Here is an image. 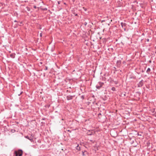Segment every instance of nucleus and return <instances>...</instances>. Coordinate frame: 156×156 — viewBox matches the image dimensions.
Here are the masks:
<instances>
[{
	"mask_svg": "<svg viewBox=\"0 0 156 156\" xmlns=\"http://www.w3.org/2000/svg\"><path fill=\"white\" fill-rule=\"evenodd\" d=\"M23 154V151L22 150H19L18 151H15L14 152V154L16 156H21Z\"/></svg>",
	"mask_w": 156,
	"mask_h": 156,
	"instance_id": "f257e3e1",
	"label": "nucleus"
},
{
	"mask_svg": "<svg viewBox=\"0 0 156 156\" xmlns=\"http://www.w3.org/2000/svg\"><path fill=\"white\" fill-rule=\"evenodd\" d=\"M143 84L144 83L143 82V80H142L139 82L138 84V87H141L143 85Z\"/></svg>",
	"mask_w": 156,
	"mask_h": 156,
	"instance_id": "f03ea898",
	"label": "nucleus"
},
{
	"mask_svg": "<svg viewBox=\"0 0 156 156\" xmlns=\"http://www.w3.org/2000/svg\"><path fill=\"white\" fill-rule=\"evenodd\" d=\"M103 84V83H99V85H97L96 86V87L98 89H100L101 88Z\"/></svg>",
	"mask_w": 156,
	"mask_h": 156,
	"instance_id": "7ed1b4c3",
	"label": "nucleus"
},
{
	"mask_svg": "<svg viewBox=\"0 0 156 156\" xmlns=\"http://www.w3.org/2000/svg\"><path fill=\"white\" fill-rule=\"evenodd\" d=\"M82 154L83 156H87L88 152L86 151H82Z\"/></svg>",
	"mask_w": 156,
	"mask_h": 156,
	"instance_id": "20e7f679",
	"label": "nucleus"
},
{
	"mask_svg": "<svg viewBox=\"0 0 156 156\" xmlns=\"http://www.w3.org/2000/svg\"><path fill=\"white\" fill-rule=\"evenodd\" d=\"M73 96H72L68 95L67 96L66 98L67 100H71L73 98Z\"/></svg>",
	"mask_w": 156,
	"mask_h": 156,
	"instance_id": "39448f33",
	"label": "nucleus"
},
{
	"mask_svg": "<svg viewBox=\"0 0 156 156\" xmlns=\"http://www.w3.org/2000/svg\"><path fill=\"white\" fill-rule=\"evenodd\" d=\"M121 24L122 27L123 28L124 27H125L126 25V23H123V22H121Z\"/></svg>",
	"mask_w": 156,
	"mask_h": 156,
	"instance_id": "423d86ee",
	"label": "nucleus"
},
{
	"mask_svg": "<svg viewBox=\"0 0 156 156\" xmlns=\"http://www.w3.org/2000/svg\"><path fill=\"white\" fill-rule=\"evenodd\" d=\"M25 137H26V138H27V139H28L29 140H30V141H32V140H33V139H32V138H30L29 137V136H25Z\"/></svg>",
	"mask_w": 156,
	"mask_h": 156,
	"instance_id": "0eeeda50",
	"label": "nucleus"
},
{
	"mask_svg": "<svg viewBox=\"0 0 156 156\" xmlns=\"http://www.w3.org/2000/svg\"><path fill=\"white\" fill-rule=\"evenodd\" d=\"M10 56L12 58H14L15 57V55L14 54H11L10 55Z\"/></svg>",
	"mask_w": 156,
	"mask_h": 156,
	"instance_id": "6e6552de",
	"label": "nucleus"
},
{
	"mask_svg": "<svg viewBox=\"0 0 156 156\" xmlns=\"http://www.w3.org/2000/svg\"><path fill=\"white\" fill-rule=\"evenodd\" d=\"M151 71V69L150 68H148L147 70V73L148 74H149Z\"/></svg>",
	"mask_w": 156,
	"mask_h": 156,
	"instance_id": "1a4fd4ad",
	"label": "nucleus"
},
{
	"mask_svg": "<svg viewBox=\"0 0 156 156\" xmlns=\"http://www.w3.org/2000/svg\"><path fill=\"white\" fill-rule=\"evenodd\" d=\"M111 90L113 91H115L116 90H115V88L114 87H112V88H111Z\"/></svg>",
	"mask_w": 156,
	"mask_h": 156,
	"instance_id": "9d476101",
	"label": "nucleus"
},
{
	"mask_svg": "<svg viewBox=\"0 0 156 156\" xmlns=\"http://www.w3.org/2000/svg\"><path fill=\"white\" fill-rule=\"evenodd\" d=\"M76 149L77 150H80V147H79L78 146V145H77V146L76 147Z\"/></svg>",
	"mask_w": 156,
	"mask_h": 156,
	"instance_id": "9b49d317",
	"label": "nucleus"
},
{
	"mask_svg": "<svg viewBox=\"0 0 156 156\" xmlns=\"http://www.w3.org/2000/svg\"><path fill=\"white\" fill-rule=\"evenodd\" d=\"M118 82L117 81H114V83L115 84H117L118 83Z\"/></svg>",
	"mask_w": 156,
	"mask_h": 156,
	"instance_id": "f8f14e48",
	"label": "nucleus"
},
{
	"mask_svg": "<svg viewBox=\"0 0 156 156\" xmlns=\"http://www.w3.org/2000/svg\"><path fill=\"white\" fill-rule=\"evenodd\" d=\"M40 37H42V33H41L40 34Z\"/></svg>",
	"mask_w": 156,
	"mask_h": 156,
	"instance_id": "ddd939ff",
	"label": "nucleus"
},
{
	"mask_svg": "<svg viewBox=\"0 0 156 156\" xmlns=\"http://www.w3.org/2000/svg\"><path fill=\"white\" fill-rule=\"evenodd\" d=\"M149 39H147V42H148L149 41Z\"/></svg>",
	"mask_w": 156,
	"mask_h": 156,
	"instance_id": "4468645a",
	"label": "nucleus"
},
{
	"mask_svg": "<svg viewBox=\"0 0 156 156\" xmlns=\"http://www.w3.org/2000/svg\"><path fill=\"white\" fill-rule=\"evenodd\" d=\"M34 8L36 9V6H34Z\"/></svg>",
	"mask_w": 156,
	"mask_h": 156,
	"instance_id": "2eb2a0df",
	"label": "nucleus"
},
{
	"mask_svg": "<svg viewBox=\"0 0 156 156\" xmlns=\"http://www.w3.org/2000/svg\"><path fill=\"white\" fill-rule=\"evenodd\" d=\"M17 22V21H16V20L14 21V22Z\"/></svg>",
	"mask_w": 156,
	"mask_h": 156,
	"instance_id": "dca6fc26",
	"label": "nucleus"
},
{
	"mask_svg": "<svg viewBox=\"0 0 156 156\" xmlns=\"http://www.w3.org/2000/svg\"><path fill=\"white\" fill-rule=\"evenodd\" d=\"M124 30H126V28H125H125H124Z\"/></svg>",
	"mask_w": 156,
	"mask_h": 156,
	"instance_id": "f3484780",
	"label": "nucleus"
},
{
	"mask_svg": "<svg viewBox=\"0 0 156 156\" xmlns=\"http://www.w3.org/2000/svg\"><path fill=\"white\" fill-rule=\"evenodd\" d=\"M47 67H46V70H47Z\"/></svg>",
	"mask_w": 156,
	"mask_h": 156,
	"instance_id": "a211bd4d",
	"label": "nucleus"
},
{
	"mask_svg": "<svg viewBox=\"0 0 156 156\" xmlns=\"http://www.w3.org/2000/svg\"><path fill=\"white\" fill-rule=\"evenodd\" d=\"M44 10H47V9H44Z\"/></svg>",
	"mask_w": 156,
	"mask_h": 156,
	"instance_id": "6ab92c4d",
	"label": "nucleus"
},
{
	"mask_svg": "<svg viewBox=\"0 0 156 156\" xmlns=\"http://www.w3.org/2000/svg\"><path fill=\"white\" fill-rule=\"evenodd\" d=\"M62 120H63V119H62Z\"/></svg>",
	"mask_w": 156,
	"mask_h": 156,
	"instance_id": "aec40b11",
	"label": "nucleus"
},
{
	"mask_svg": "<svg viewBox=\"0 0 156 156\" xmlns=\"http://www.w3.org/2000/svg\"><path fill=\"white\" fill-rule=\"evenodd\" d=\"M155 53H156V52H155Z\"/></svg>",
	"mask_w": 156,
	"mask_h": 156,
	"instance_id": "412c9836",
	"label": "nucleus"
}]
</instances>
